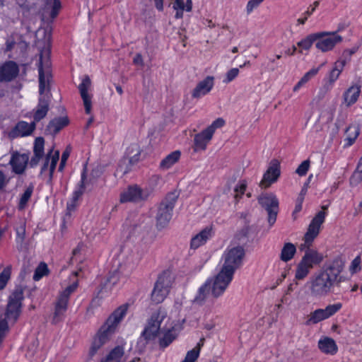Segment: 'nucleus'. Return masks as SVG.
<instances>
[{
    "mask_svg": "<svg viewBox=\"0 0 362 362\" xmlns=\"http://www.w3.org/2000/svg\"><path fill=\"white\" fill-rule=\"evenodd\" d=\"M318 38L316 40L315 47L322 52H329L334 49L336 45L342 41L341 36L336 32H318Z\"/></svg>",
    "mask_w": 362,
    "mask_h": 362,
    "instance_id": "nucleus-15",
    "label": "nucleus"
},
{
    "mask_svg": "<svg viewBox=\"0 0 362 362\" xmlns=\"http://www.w3.org/2000/svg\"><path fill=\"white\" fill-rule=\"evenodd\" d=\"M320 68H313L309 71L306 72L300 80L293 87V90L297 92L303 86L308 83L312 78L317 75Z\"/></svg>",
    "mask_w": 362,
    "mask_h": 362,
    "instance_id": "nucleus-34",
    "label": "nucleus"
},
{
    "mask_svg": "<svg viewBox=\"0 0 362 362\" xmlns=\"http://www.w3.org/2000/svg\"><path fill=\"white\" fill-rule=\"evenodd\" d=\"M213 235V227L206 226L199 233L192 238L190 241V250H195L204 245Z\"/></svg>",
    "mask_w": 362,
    "mask_h": 362,
    "instance_id": "nucleus-22",
    "label": "nucleus"
},
{
    "mask_svg": "<svg viewBox=\"0 0 362 362\" xmlns=\"http://www.w3.org/2000/svg\"><path fill=\"white\" fill-rule=\"evenodd\" d=\"M296 252V246L291 243H286L284 245L281 254L280 259L284 262L291 260Z\"/></svg>",
    "mask_w": 362,
    "mask_h": 362,
    "instance_id": "nucleus-33",
    "label": "nucleus"
},
{
    "mask_svg": "<svg viewBox=\"0 0 362 362\" xmlns=\"http://www.w3.org/2000/svg\"><path fill=\"white\" fill-rule=\"evenodd\" d=\"M134 64L136 65L143 66V59L140 54H137L134 58Z\"/></svg>",
    "mask_w": 362,
    "mask_h": 362,
    "instance_id": "nucleus-63",
    "label": "nucleus"
},
{
    "mask_svg": "<svg viewBox=\"0 0 362 362\" xmlns=\"http://www.w3.org/2000/svg\"><path fill=\"white\" fill-rule=\"evenodd\" d=\"M69 123L67 117H57L51 120L46 129V131L52 135H56L61 129L66 127Z\"/></svg>",
    "mask_w": 362,
    "mask_h": 362,
    "instance_id": "nucleus-25",
    "label": "nucleus"
},
{
    "mask_svg": "<svg viewBox=\"0 0 362 362\" xmlns=\"http://www.w3.org/2000/svg\"><path fill=\"white\" fill-rule=\"evenodd\" d=\"M192 7V0H186V2L184 4L182 2V11H190Z\"/></svg>",
    "mask_w": 362,
    "mask_h": 362,
    "instance_id": "nucleus-62",
    "label": "nucleus"
},
{
    "mask_svg": "<svg viewBox=\"0 0 362 362\" xmlns=\"http://www.w3.org/2000/svg\"><path fill=\"white\" fill-rule=\"evenodd\" d=\"M311 269L305 264L303 261H300L298 264L297 265V268L296 270L295 278L297 280H303L310 273Z\"/></svg>",
    "mask_w": 362,
    "mask_h": 362,
    "instance_id": "nucleus-37",
    "label": "nucleus"
},
{
    "mask_svg": "<svg viewBox=\"0 0 362 362\" xmlns=\"http://www.w3.org/2000/svg\"><path fill=\"white\" fill-rule=\"evenodd\" d=\"M129 305L123 304L118 307L107 318L106 322L101 326L93 337L90 350L89 356L93 357L98 351L110 339L115 333L118 324L127 314Z\"/></svg>",
    "mask_w": 362,
    "mask_h": 362,
    "instance_id": "nucleus-4",
    "label": "nucleus"
},
{
    "mask_svg": "<svg viewBox=\"0 0 362 362\" xmlns=\"http://www.w3.org/2000/svg\"><path fill=\"white\" fill-rule=\"evenodd\" d=\"M343 68H340L339 65H337V62L335 63L334 68L331 71L329 75V81L331 83H334L339 76Z\"/></svg>",
    "mask_w": 362,
    "mask_h": 362,
    "instance_id": "nucleus-49",
    "label": "nucleus"
},
{
    "mask_svg": "<svg viewBox=\"0 0 362 362\" xmlns=\"http://www.w3.org/2000/svg\"><path fill=\"white\" fill-rule=\"evenodd\" d=\"M91 85V81L88 76H86L82 81V83L79 85L78 89L80 91L81 96L83 99V105L85 107V111L86 114H90L91 112V96L88 94V91Z\"/></svg>",
    "mask_w": 362,
    "mask_h": 362,
    "instance_id": "nucleus-23",
    "label": "nucleus"
},
{
    "mask_svg": "<svg viewBox=\"0 0 362 362\" xmlns=\"http://www.w3.org/2000/svg\"><path fill=\"white\" fill-rule=\"evenodd\" d=\"M43 157V156H41V155H37V154H34V156H33V158H31L30 161V165L31 167H35L36 166L40 160Z\"/></svg>",
    "mask_w": 362,
    "mask_h": 362,
    "instance_id": "nucleus-59",
    "label": "nucleus"
},
{
    "mask_svg": "<svg viewBox=\"0 0 362 362\" xmlns=\"http://www.w3.org/2000/svg\"><path fill=\"white\" fill-rule=\"evenodd\" d=\"M23 299V289L21 286L16 287L8 296L5 318L4 319L7 322L8 326V322L11 324L16 323L20 317Z\"/></svg>",
    "mask_w": 362,
    "mask_h": 362,
    "instance_id": "nucleus-6",
    "label": "nucleus"
},
{
    "mask_svg": "<svg viewBox=\"0 0 362 362\" xmlns=\"http://www.w3.org/2000/svg\"><path fill=\"white\" fill-rule=\"evenodd\" d=\"M258 202L267 212L269 226H273L276 222L279 212V200L277 197L273 194H264L258 198Z\"/></svg>",
    "mask_w": 362,
    "mask_h": 362,
    "instance_id": "nucleus-13",
    "label": "nucleus"
},
{
    "mask_svg": "<svg viewBox=\"0 0 362 362\" xmlns=\"http://www.w3.org/2000/svg\"><path fill=\"white\" fill-rule=\"evenodd\" d=\"M214 86V77L206 76L204 80L199 81L192 92L193 98L199 99L207 95Z\"/></svg>",
    "mask_w": 362,
    "mask_h": 362,
    "instance_id": "nucleus-20",
    "label": "nucleus"
},
{
    "mask_svg": "<svg viewBox=\"0 0 362 362\" xmlns=\"http://www.w3.org/2000/svg\"><path fill=\"white\" fill-rule=\"evenodd\" d=\"M281 175L280 163L276 159H272L267 171L264 173L262 180L259 183L262 188H267L272 183L277 181Z\"/></svg>",
    "mask_w": 362,
    "mask_h": 362,
    "instance_id": "nucleus-18",
    "label": "nucleus"
},
{
    "mask_svg": "<svg viewBox=\"0 0 362 362\" xmlns=\"http://www.w3.org/2000/svg\"><path fill=\"white\" fill-rule=\"evenodd\" d=\"M34 187L33 185H30L25 190L24 193L22 194L20 202H19V209H23L27 205V203L28 202L29 199H30L32 194L33 192Z\"/></svg>",
    "mask_w": 362,
    "mask_h": 362,
    "instance_id": "nucleus-41",
    "label": "nucleus"
},
{
    "mask_svg": "<svg viewBox=\"0 0 362 362\" xmlns=\"http://www.w3.org/2000/svg\"><path fill=\"white\" fill-rule=\"evenodd\" d=\"M179 335V331L175 327H172L164 332L159 339V346L161 349L168 346Z\"/></svg>",
    "mask_w": 362,
    "mask_h": 362,
    "instance_id": "nucleus-30",
    "label": "nucleus"
},
{
    "mask_svg": "<svg viewBox=\"0 0 362 362\" xmlns=\"http://www.w3.org/2000/svg\"><path fill=\"white\" fill-rule=\"evenodd\" d=\"M51 62L49 59L48 52H43L40 54L38 65L39 71V93L40 98L37 106L34 112V121L37 122L43 119L47 114L49 109V80Z\"/></svg>",
    "mask_w": 362,
    "mask_h": 362,
    "instance_id": "nucleus-2",
    "label": "nucleus"
},
{
    "mask_svg": "<svg viewBox=\"0 0 362 362\" xmlns=\"http://www.w3.org/2000/svg\"><path fill=\"white\" fill-rule=\"evenodd\" d=\"M233 278V274L221 269L213 280L207 281L199 288L197 298L203 300L209 292L214 298L221 296L225 292Z\"/></svg>",
    "mask_w": 362,
    "mask_h": 362,
    "instance_id": "nucleus-5",
    "label": "nucleus"
},
{
    "mask_svg": "<svg viewBox=\"0 0 362 362\" xmlns=\"http://www.w3.org/2000/svg\"><path fill=\"white\" fill-rule=\"evenodd\" d=\"M225 124V120L222 118H217L213 123L206 128L210 134L214 135L215 130L217 128H221Z\"/></svg>",
    "mask_w": 362,
    "mask_h": 362,
    "instance_id": "nucleus-46",
    "label": "nucleus"
},
{
    "mask_svg": "<svg viewBox=\"0 0 362 362\" xmlns=\"http://www.w3.org/2000/svg\"><path fill=\"white\" fill-rule=\"evenodd\" d=\"M173 8L176 10L175 17L179 18L180 9H181V0H175L173 4Z\"/></svg>",
    "mask_w": 362,
    "mask_h": 362,
    "instance_id": "nucleus-61",
    "label": "nucleus"
},
{
    "mask_svg": "<svg viewBox=\"0 0 362 362\" xmlns=\"http://www.w3.org/2000/svg\"><path fill=\"white\" fill-rule=\"evenodd\" d=\"M141 151V146L137 142L132 143L127 147L125 156L119 164V168L123 170L124 173H127L130 170V167L126 163L127 161L130 166L136 164L139 160Z\"/></svg>",
    "mask_w": 362,
    "mask_h": 362,
    "instance_id": "nucleus-17",
    "label": "nucleus"
},
{
    "mask_svg": "<svg viewBox=\"0 0 362 362\" xmlns=\"http://www.w3.org/2000/svg\"><path fill=\"white\" fill-rule=\"evenodd\" d=\"M318 348L326 354L334 355L338 350L337 346L334 339L329 337H325L318 341Z\"/></svg>",
    "mask_w": 362,
    "mask_h": 362,
    "instance_id": "nucleus-28",
    "label": "nucleus"
},
{
    "mask_svg": "<svg viewBox=\"0 0 362 362\" xmlns=\"http://www.w3.org/2000/svg\"><path fill=\"white\" fill-rule=\"evenodd\" d=\"M18 73V66L16 62H6L0 67V82L11 81L17 77Z\"/></svg>",
    "mask_w": 362,
    "mask_h": 362,
    "instance_id": "nucleus-21",
    "label": "nucleus"
},
{
    "mask_svg": "<svg viewBox=\"0 0 362 362\" xmlns=\"http://www.w3.org/2000/svg\"><path fill=\"white\" fill-rule=\"evenodd\" d=\"M199 356V354H198L197 350L195 351L192 349L187 353L186 356L182 362H196Z\"/></svg>",
    "mask_w": 362,
    "mask_h": 362,
    "instance_id": "nucleus-50",
    "label": "nucleus"
},
{
    "mask_svg": "<svg viewBox=\"0 0 362 362\" xmlns=\"http://www.w3.org/2000/svg\"><path fill=\"white\" fill-rule=\"evenodd\" d=\"M357 49L356 47L345 49L342 53L341 59L337 62V65H339L340 68H344L345 64L350 62L351 56L356 52Z\"/></svg>",
    "mask_w": 362,
    "mask_h": 362,
    "instance_id": "nucleus-39",
    "label": "nucleus"
},
{
    "mask_svg": "<svg viewBox=\"0 0 362 362\" xmlns=\"http://www.w3.org/2000/svg\"><path fill=\"white\" fill-rule=\"evenodd\" d=\"M320 4V2L319 1H314V3L313 4L312 6H310L311 8L310 9V8L308 9V11H306L305 12V15L306 16H310V15L313 14V13L315 11V8L319 6Z\"/></svg>",
    "mask_w": 362,
    "mask_h": 362,
    "instance_id": "nucleus-60",
    "label": "nucleus"
},
{
    "mask_svg": "<svg viewBox=\"0 0 362 362\" xmlns=\"http://www.w3.org/2000/svg\"><path fill=\"white\" fill-rule=\"evenodd\" d=\"M362 181V157L361 158L356 170L350 178V182L353 185H356Z\"/></svg>",
    "mask_w": 362,
    "mask_h": 362,
    "instance_id": "nucleus-40",
    "label": "nucleus"
},
{
    "mask_svg": "<svg viewBox=\"0 0 362 362\" xmlns=\"http://www.w3.org/2000/svg\"><path fill=\"white\" fill-rule=\"evenodd\" d=\"M359 132L360 129L357 124H351L346 129L345 134L348 141V145L350 146L355 141L359 135Z\"/></svg>",
    "mask_w": 362,
    "mask_h": 362,
    "instance_id": "nucleus-35",
    "label": "nucleus"
},
{
    "mask_svg": "<svg viewBox=\"0 0 362 362\" xmlns=\"http://www.w3.org/2000/svg\"><path fill=\"white\" fill-rule=\"evenodd\" d=\"M78 286L77 283H74L65 288L57 296L54 303V310L52 317V322L56 324L60 322L68 308L69 300L71 293H73Z\"/></svg>",
    "mask_w": 362,
    "mask_h": 362,
    "instance_id": "nucleus-11",
    "label": "nucleus"
},
{
    "mask_svg": "<svg viewBox=\"0 0 362 362\" xmlns=\"http://www.w3.org/2000/svg\"><path fill=\"white\" fill-rule=\"evenodd\" d=\"M263 1L264 0H250L246 6L247 13L250 14L252 13V11L257 8Z\"/></svg>",
    "mask_w": 362,
    "mask_h": 362,
    "instance_id": "nucleus-51",
    "label": "nucleus"
},
{
    "mask_svg": "<svg viewBox=\"0 0 362 362\" xmlns=\"http://www.w3.org/2000/svg\"><path fill=\"white\" fill-rule=\"evenodd\" d=\"M118 280V274L117 271H115L114 272L111 273L110 276H108L107 281L110 283L112 285H115L117 284Z\"/></svg>",
    "mask_w": 362,
    "mask_h": 362,
    "instance_id": "nucleus-56",
    "label": "nucleus"
},
{
    "mask_svg": "<svg viewBox=\"0 0 362 362\" xmlns=\"http://www.w3.org/2000/svg\"><path fill=\"white\" fill-rule=\"evenodd\" d=\"M166 316V312L161 308L153 312L147 321L141 337L146 340L155 339L159 332L160 325Z\"/></svg>",
    "mask_w": 362,
    "mask_h": 362,
    "instance_id": "nucleus-12",
    "label": "nucleus"
},
{
    "mask_svg": "<svg viewBox=\"0 0 362 362\" xmlns=\"http://www.w3.org/2000/svg\"><path fill=\"white\" fill-rule=\"evenodd\" d=\"M60 8H61L60 1L59 0H54L53 8H52V11L51 13V16L52 18H54L57 16V15L58 13V11Z\"/></svg>",
    "mask_w": 362,
    "mask_h": 362,
    "instance_id": "nucleus-55",
    "label": "nucleus"
},
{
    "mask_svg": "<svg viewBox=\"0 0 362 362\" xmlns=\"http://www.w3.org/2000/svg\"><path fill=\"white\" fill-rule=\"evenodd\" d=\"M325 219V213L318 212L311 221L308 230L304 235V243L299 247L300 250H305V255L303 256L301 261L305 262L310 269L314 265L319 264L323 260V255L317 250L310 249V246L315 238L318 235L321 225Z\"/></svg>",
    "mask_w": 362,
    "mask_h": 362,
    "instance_id": "nucleus-3",
    "label": "nucleus"
},
{
    "mask_svg": "<svg viewBox=\"0 0 362 362\" xmlns=\"http://www.w3.org/2000/svg\"><path fill=\"white\" fill-rule=\"evenodd\" d=\"M35 122L30 124L26 122H19L15 129L12 131V134L15 136H24L30 134L35 129Z\"/></svg>",
    "mask_w": 362,
    "mask_h": 362,
    "instance_id": "nucleus-26",
    "label": "nucleus"
},
{
    "mask_svg": "<svg viewBox=\"0 0 362 362\" xmlns=\"http://www.w3.org/2000/svg\"><path fill=\"white\" fill-rule=\"evenodd\" d=\"M10 276L11 269L9 267H6L0 274V291L6 287Z\"/></svg>",
    "mask_w": 362,
    "mask_h": 362,
    "instance_id": "nucleus-42",
    "label": "nucleus"
},
{
    "mask_svg": "<svg viewBox=\"0 0 362 362\" xmlns=\"http://www.w3.org/2000/svg\"><path fill=\"white\" fill-rule=\"evenodd\" d=\"M69 155H70V150L68 148H66V149L63 152L62 156L61 162H60V164L59 166V170H62V169L64 168Z\"/></svg>",
    "mask_w": 362,
    "mask_h": 362,
    "instance_id": "nucleus-54",
    "label": "nucleus"
},
{
    "mask_svg": "<svg viewBox=\"0 0 362 362\" xmlns=\"http://www.w3.org/2000/svg\"><path fill=\"white\" fill-rule=\"evenodd\" d=\"M85 245L83 243H79L77 247L74 249L72 252V257L71 259H73L74 257H76L78 255H80L83 250H84Z\"/></svg>",
    "mask_w": 362,
    "mask_h": 362,
    "instance_id": "nucleus-57",
    "label": "nucleus"
},
{
    "mask_svg": "<svg viewBox=\"0 0 362 362\" xmlns=\"http://www.w3.org/2000/svg\"><path fill=\"white\" fill-rule=\"evenodd\" d=\"M361 93V87L359 86H352L349 88L344 93V103L347 106L354 104Z\"/></svg>",
    "mask_w": 362,
    "mask_h": 362,
    "instance_id": "nucleus-29",
    "label": "nucleus"
},
{
    "mask_svg": "<svg viewBox=\"0 0 362 362\" xmlns=\"http://www.w3.org/2000/svg\"><path fill=\"white\" fill-rule=\"evenodd\" d=\"M78 286L77 283H74L65 288L57 296L54 303V310L52 317V322L56 324L60 322L68 308L69 300L71 293H73Z\"/></svg>",
    "mask_w": 362,
    "mask_h": 362,
    "instance_id": "nucleus-10",
    "label": "nucleus"
},
{
    "mask_svg": "<svg viewBox=\"0 0 362 362\" xmlns=\"http://www.w3.org/2000/svg\"><path fill=\"white\" fill-rule=\"evenodd\" d=\"M28 161L29 156L28 154L16 151L12 153L9 164L12 167L13 172L21 175L25 172Z\"/></svg>",
    "mask_w": 362,
    "mask_h": 362,
    "instance_id": "nucleus-19",
    "label": "nucleus"
},
{
    "mask_svg": "<svg viewBox=\"0 0 362 362\" xmlns=\"http://www.w3.org/2000/svg\"><path fill=\"white\" fill-rule=\"evenodd\" d=\"M212 136L213 135L210 134L206 129L196 134L194 139V151H204Z\"/></svg>",
    "mask_w": 362,
    "mask_h": 362,
    "instance_id": "nucleus-24",
    "label": "nucleus"
},
{
    "mask_svg": "<svg viewBox=\"0 0 362 362\" xmlns=\"http://www.w3.org/2000/svg\"><path fill=\"white\" fill-rule=\"evenodd\" d=\"M310 160H305L303 161L296 170V173L299 176H304L307 174L310 168Z\"/></svg>",
    "mask_w": 362,
    "mask_h": 362,
    "instance_id": "nucleus-45",
    "label": "nucleus"
},
{
    "mask_svg": "<svg viewBox=\"0 0 362 362\" xmlns=\"http://www.w3.org/2000/svg\"><path fill=\"white\" fill-rule=\"evenodd\" d=\"M8 327L7 322L4 320H0V344L5 337L6 333L8 332Z\"/></svg>",
    "mask_w": 362,
    "mask_h": 362,
    "instance_id": "nucleus-52",
    "label": "nucleus"
},
{
    "mask_svg": "<svg viewBox=\"0 0 362 362\" xmlns=\"http://www.w3.org/2000/svg\"><path fill=\"white\" fill-rule=\"evenodd\" d=\"M8 182V180L4 173L0 170V189H3Z\"/></svg>",
    "mask_w": 362,
    "mask_h": 362,
    "instance_id": "nucleus-58",
    "label": "nucleus"
},
{
    "mask_svg": "<svg viewBox=\"0 0 362 362\" xmlns=\"http://www.w3.org/2000/svg\"><path fill=\"white\" fill-rule=\"evenodd\" d=\"M85 175H82L80 188L75 191L73 195V198L71 204H67V210L69 211L73 210L75 207L74 203L79 199V197L83 194L85 189Z\"/></svg>",
    "mask_w": 362,
    "mask_h": 362,
    "instance_id": "nucleus-38",
    "label": "nucleus"
},
{
    "mask_svg": "<svg viewBox=\"0 0 362 362\" xmlns=\"http://www.w3.org/2000/svg\"><path fill=\"white\" fill-rule=\"evenodd\" d=\"M178 197V192L169 193L160 204L156 216L157 227L163 228L168 223L172 216L173 209Z\"/></svg>",
    "mask_w": 362,
    "mask_h": 362,
    "instance_id": "nucleus-9",
    "label": "nucleus"
},
{
    "mask_svg": "<svg viewBox=\"0 0 362 362\" xmlns=\"http://www.w3.org/2000/svg\"><path fill=\"white\" fill-rule=\"evenodd\" d=\"M341 308V304L339 303L329 305L325 309H317L308 315L306 325H314L326 320L337 313Z\"/></svg>",
    "mask_w": 362,
    "mask_h": 362,
    "instance_id": "nucleus-16",
    "label": "nucleus"
},
{
    "mask_svg": "<svg viewBox=\"0 0 362 362\" xmlns=\"http://www.w3.org/2000/svg\"><path fill=\"white\" fill-rule=\"evenodd\" d=\"M318 35L315 33H311L307 35L305 38L302 39L297 43V46L300 48L298 50L299 53H303V50L308 51L312 47L313 44L314 42L316 43V40L318 38Z\"/></svg>",
    "mask_w": 362,
    "mask_h": 362,
    "instance_id": "nucleus-32",
    "label": "nucleus"
},
{
    "mask_svg": "<svg viewBox=\"0 0 362 362\" xmlns=\"http://www.w3.org/2000/svg\"><path fill=\"white\" fill-rule=\"evenodd\" d=\"M45 140L42 137L36 138L33 147L34 154L44 156Z\"/></svg>",
    "mask_w": 362,
    "mask_h": 362,
    "instance_id": "nucleus-43",
    "label": "nucleus"
},
{
    "mask_svg": "<svg viewBox=\"0 0 362 362\" xmlns=\"http://www.w3.org/2000/svg\"><path fill=\"white\" fill-rule=\"evenodd\" d=\"M47 271L48 269L47 264L45 263H40L35 269L33 276L34 280L37 281L40 279L43 276L47 274Z\"/></svg>",
    "mask_w": 362,
    "mask_h": 362,
    "instance_id": "nucleus-44",
    "label": "nucleus"
},
{
    "mask_svg": "<svg viewBox=\"0 0 362 362\" xmlns=\"http://www.w3.org/2000/svg\"><path fill=\"white\" fill-rule=\"evenodd\" d=\"M124 355L123 348L121 346H117L113 349L110 353L107 355L105 362H121V359Z\"/></svg>",
    "mask_w": 362,
    "mask_h": 362,
    "instance_id": "nucleus-36",
    "label": "nucleus"
},
{
    "mask_svg": "<svg viewBox=\"0 0 362 362\" xmlns=\"http://www.w3.org/2000/svg\"><path fill=\"white\" fill-rule=\"evenodd\" d=\"M343 267L341 261L335 259L325 269L314 274L307 283L311 296L322 298L330 293L334 285L339 282L338 277Z\"/></svg>",
    "mask_w": 362,
    "mask_h": 362,
    "instance_id": "nucleus-1",
    "label": "nucleus"
},
{
    "mask_svg": "<svg viewBox=\"0 0 362 362\" xmlns=\"http://www.w3.org/2000/svg\"><path fill=\"white\" fill-rule=\"evenodd\" d=\"M180 156L181 153L180 151H175L172 152L161 160L160 163V168L162 170L169 169L175 163L179 161Z\"/></svg>",
    "mask_w": 362,
    "mask_h": 362,
    "instance_id": "nucleus-31",
    "label": "nucleus"
},
{
    "mask_svg": "<svg viewBox=\"0 0 362 362\" xmlns=\"http://www.w3.org/2000/svg\"><path fill=\"white\" fill-rule=\"evenodd\" d=\"M361 258L360 257H356L352 262L350 266V271L351 273H356L361 270Z\"/></svg>",
    "mask_w": 362,
    "mask_h": 362,
    "instance_id": "nucleus-53",
    "label": "nucleus"
},
{
    "mask_svg": "<svg viewBox=\"0 0 362 362\" xmlns=\"http://www.w3.org/2000/svg\"><path fill=\"white\" fill-rule=\"evenodd\" d=\"M59 152L58 151H53V150H50V151L47 153L45 163L43 164L41 168V174L44 173L45 171L47 169L49 165V160H51L49 165V175L52 177V174L55 170L56 165L59 160Z\"/></svg>",
    "mask_w": 362,
    "mask_h": 362,
    "instance_id": "nucleus-27",
    "label": "nucleus"
},
{
    "mask_svg": "<svg viewBox=\"0 0 362 362\" xmlns=\"http://www.w3.org/2000/svg\"><path fill=\"white\" fill-rule=\"evenodd\" d=\"M174 275L170 271H165L158 276L151 293V300L154 303H160L164 300L174 283Z\"/></svg>",
    "mask_w": 362,
    "mask_h": 362,
    "instance_id": "nucleus-7",
    "label": "nucleus"
},
{
    "mask_svg": "<svg viewBox=\"0 0 362 362\" xmlns=\"http://www.w3.org/2000/svg\"><path fill=\"white\" fill-rule=\"evenodd\" d=\"M245 254L243 247L240 245L227 248L223 255L224 262L221 269L234 274L241 266Z\"/></svg>",
    "mask_w": 362,
    "mask_h": 362,
    "instance_id": "nucleus-8",
    "label": "nucleus"
},
{
    "mask_svg": "<svg viewBox=\"0 0 362 362\" xmlns=\"http://www.w3.org/2000/svg\"><path fill=\"white\" fill-rule=\"evenodd\" d=\"M150 191L148 189H142L136 185L129 186L120 194L119 201L125 202H141L148 199Z\"/></svg>",
    "mask_w": 362,
    "mask_h": 362,
    "instance_id": "nucleus-14",
    "label": "nucleus"
},
{
    "mask_svg": "<svg viewBox=\"0 0 362 362\" xmlns=\"http://www.w3.org/2000/svg\"><path fill=\"white\" fill-rule=\"evenodd\" d=\"M205 341V339L204 337L201 338L199 341L197 343V346L192 349V350H197L198 351V354L200 353V350L202 347L204 346Z\"/></svg>",
    "mask_w": 362,
    "mask_h": 362,
    "instance_id": "nucleus-64",
    "label": "nucleus"
},
{
    "mask_svg": "<svg viewBox=\"0 0 362 362\" xmlns=\"http://www.w3.org/2000/svg\"><path fill=\"white\" fill-rule=\"evenodd\" d=\"M247 187V182L245 180L240 181V184L235 188V199L238 200L244 194Z\"/></svg>",
    "mask_w": 362,
    "mask_h": 362,
    "instance_id": "nucleus-47",
    "label": "nucleus"
},
{
    "mask_svg": "<svg viewBox=\"0 0 362 362\" xmlns=\"http://www.w3.org/2000/svg\"><path fill=\"white\" fill-rule=\"evenodd\" d=\"M239 74V69L238 68H233L230 69L226 74V78L223 79V82L225 83H228L233 81Z\"/></svg>",
    "mask_w": 362,
    "mask_h": 362,
    "instance_id": "nucleus-48",
    "label": "nucleus"
}]
</instances>
